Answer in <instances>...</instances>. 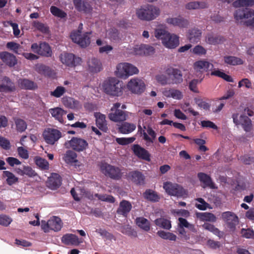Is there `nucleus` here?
Here are the masks:
<instances>
[{"instance_id":"1","label":"nucleus","mask_w":254,"mask_h":254,"mask_svg":"<svg viewBox=\"0 0 254 254\" xmlns=\"http://www.w3.org/2000/svg\"><path fill=\"white\" fill-rule=\"evenodd\" d=\"M154 35L157 40L161 41L162 45L167 49H174L180 45V37L165 29H155Z\"/></svg>"},{"instance_id":"2","label":"nucleus","mask_w":254,"mask_h":254,"mask_svg":"<svg viewBox=\"0 0 254 254\" xmlns=\"http://www.w3.org/2000/svg\"><path fill=\"white\" fill-rule=\"evenodd\" d=\"M101 89L107 94L112 96H119L123 93L122 84L115 77L105 79L100 85Z\"/></svg>"},{"instance_id":"3","label":"nucleus","mask_w":254,"mask_h":254,"mask_svg":"<svg viewBox=\"0 0 254 254\" xmlns=\"http://www.w3.org/2000/svg\"><path fill=\"white\" fill-rule=\"evenodd\" d=\"M234 16L237 23L253 27L254 25V10L248 8H239L235 11Z\"/></svg>"},{"instance_id":"4","label":"nucleus","mask_w":254,"mask_h":254,"mask_svg":"<svg viewBox=\"0 0 254 254\" xmlns=\"http://www.w3.org/2000/svg\"><path fill=\"white\" fill-rule=\"evenodd\" d=\"M139 69L135 65L129 63H120L116 65L115 74L119 78L127 79L130 76L137 74Z\"/></svg>"},{"instance_id":"5","label":"nucleus","mask_w":254,"mask_h":254,"mask_svg":"<svg viewBox=\"0 0 254 254\" xmlns=\"http://www.w3.org/2000/svg\"><path fill=\"white\" fill-rule=\"evenodd\" d=\"M136 14L141 20H152L160 14V9L153 5L147 4L136 9Z\"/></svg>"},{"instance_id":"6","label":"nucleus","mask_w":254,"mask_h":254,"mask_svg":"<svg viewBox=\"0 0 254 254\" xmlns=\"http://www.w3.org/2000/svg\"><path fill=\"white\" fill-rule=\"evenodd\" d=\"M83 25L80 23L77 31L72 32L70 34V38L72 41L81 47H86L90 43V32L82 33Z\"/></svg>"},{"instance_id":"7","label":"nucleus","mask_w":254,"mask_h":254,"mask_svg":"<svg viewBox=\"0 0 254 254\" xmlns=\"http://www.w3.org/2000/svg\"><path fill=\"white\" fill-rule=\"evenodd\" d=\"M63 223L60 218L57 216L51 217L47 221L42 220L41 223V229L45 233L50 231H60L63 227Z\"/></svg>"},{"instance_id":"8","label":"nucleus","mask_w":254,"mask_h":254,"mask_svg":"<svg viewBox=\"0 0 254 254\" xmlns=\"http://www.w3.org/2000/svg\"><path fill=\"white\" fill-rule=\"evenodd\" d=\"M121 104L116 103L113 104L108 117L109 120L115 123L125 121L127 118V112L119 109Z\"/></svg>"},{"instance_id":"9","label":"nucleus","mask_w":254,"mask_h":254,"mask_svg":"<svg viewBox=\"0 0 254 254\" xmlns=\"http://www.w3.org/2000/svg\"><path fill=\"white\" fill-rule=\"evenodd\" d=\"M126 87L131 93L140 95L144 92L146 89V84L141 78L133 77L127 82Z\"/></svg>"},{"instance_id":"10","label":"nucleus","mask_w":254,"mask_h":254,"mask_svg":"<svg viewBox=\"0 0 254 254\" xmlns=\"http://www.w3.org/2000/svg\"><path fill=\"white\" fill-rule=\"evenodd\" d=\"M163 188L165 191L171 195L185 197L187 194L186 191L180 185L171 182L164 183Z\"/></svg>"},{"instance_id":"11","label":"nucleus","mask_w":254,"mask_h":254,"mask_svg":"<svg viewBox=\"0 0 254 254\" xmlns=\"http://www.w3.org/2000/svg\"><path fill=\"white\" fill-rule=\"evenodd\" d=\"M101 172L106 176L114 179H119L122 177L121 170L117 167H115L106 163H102L100 165Z\"/></svg>"},{"instance_id":"12","label":"nucleus","mask_w":254,"mask_h":254,"mask_svg":"<svg viewBox=\"0 0 254 254\" xmlns=\"http://www.w3.org/2000/svg\"><path fill=\"white\" fill-rule=\"evenodd\" d=\"M67 148H71L78 152L85 150L88 147L87 142L81 138L72 137L71 140L65 143Z\"/></svg>"},{"instance_id":"13","label":"nucleus","mask_w":254,"mask_h":254,"mask_svg":"<svg viewBox=\"0 0 254 254\" xmlns=\"http://www.w3.org/2000/svg\"><path fill=\"white\" fill-rule=\"evenodd\" d=\"M233 122L236 125H241L246 131H250L252 128L251 120L246 116L234 114L232 116Z\"/></svg>"},{"instance_id":"14","label":"nucleus","mask_w":254,"mask_h":254,"mask_svg":"<svg viewBox=\"0 0 254 254\" xmlns=\"http://www.w3.org/2000/svg\"><path fill=\"white\" fill-rule=\"evenodd\" d=\"M43 135L46 142L52 145L62 136L61 132L59 130L50 128L45 130Z\"/></svg>"},{"instance_id":"15","label":"nucleus","mask_w":254,"mask_h":254,"mask_svg":"<svg viewBox=\"0 0 254 254\" xmlns=\"http://www.w3.org/2000/svg\"><path fill=\"white\" fill-rule=\"evenodd\" d=\"M61 62L68 66H75L80 64L81 63V59L79 57H75L72 54L62 53L60 57Z\"/></svg>"},{"instance_id":"16","label":"nucleus","mask_w":254,"mask_h":254,"mask_svg":"<svg viewBox=\"0 0 254 254\" xmlns=\"http://www.w3.org/2000/svg\"><path fill=\"white\" fill-rule=\"evenodd\" d=\"M166 22L170 26L178 27L181 29L187 28L190 24L188 19L181 16H170L166 19Z\"/></svg>"},{"instance_id":"17","label":"nucleus","mask_w":254,"mask_h":254,"mask_svg":"<svg viewBox=\"0 0 254 254\" xmlns=\"http://www.w3.org/2000/svg\"><path fill=\"white\" fill-rule=\"evenodd\" d=\"M87 66L88 70L93 73H98L103 69V65L100 60L94 57L88 60Z\"/></svg>"},{"instance_id":"18","label":"nucleus","mask_w":254,"mask_h":254,"mask_svg":"<svg viewBox=\"0 0 254 254\" xmlns=\"http://www.w3.org/2000/svg\"><path fill=\"white\" fill-rule=\"evenodd\" d=\"M146 131L142 130L140 126H138L139 131L143 134V139L146 141V144L149 145L152 143L156 138V134L155 132L150 127L147 128L144 127Z\"/></svg>"},{"instance_id":"19","label":"nucleus","mask_w":254,"mask_h":254,"mask_svg":"<svg viewBox=\"0 0 254 254\" xmlns=\"http://www.w3.org/2000/svg\"><path fill=\"white\" fill-rule=\"evenodd\" d=\"M94 116L95 118L96 125L97 127L102 131L104 132H107L108 127L107 126V122L106 120V116L99 112H96L94 114Z\"/></svg>"},{"instance_id":"20","label":"nucleus","mask_w":254,"mask_h":254,"mask_svg":"<svg viewBox=\"0 0 254 254\" xmlns=\"http://www.w3.org/2000/svg\"><path fill=\"white\" fill-rule=\"evenodd\" d=\"M213 67V65L211 63L204 60L197 61L193 64L194 70L201 73L211 70Z\"/></svg>"},{"instance_id":"21","label":"nucleus","mask_w":254,"mask_h":254,"mask_svg":"<svg viewBox=\"0 0 254 254\" xmlns=\"http://www.w3.org/2000/svg\"><path fill=\"white\" fill-rule=\"evenodd\" d=\"M0 84V92H10L15 90V87L9 78L3 77L1 79Z\"/></svg>"},{"instance_id":"22","label":"nucleus","mask_w":254,"mask_h":254,"mask_svg":"<svg viewBox=\"0 0 254 254\" xmlns=\"http://www.w3.org/2000/svg\"><path fill=\"white\" fill-rule=\"evenodd\" d=\"M169 76H172L173 84L180 83L183 81V75L180 70L173 67H169L166 70Z\"/></svg>"},{"instance_id":"23","label":"nucleus","mask_w":254,"mask_h":254,"mask_svg":"<svg viewBox=\"0 0 254 254\" xmlns=\"http://www.w3.org/2000/svg\"><path fill=\"white\" fill-rule=\"evenodd\" d=\"M222 218L231 228H233L238 222L237 216L234 213L230 211L223 213Z\"/></svg>"},{"instance_id":"24","label":"nucleus","mask_w":254,"mask_h":254,"mask_svg":"<svg viewBox=\"0 0 254 254\" xmlns=\"http://www.w3.org/2000/svg\"><path fill=\"white\" fill-rule=\"evenodd\" d=\"M132 149L134 154L138 158L147 161L150 160V154L148 152L139 145H134L132 146Z\"/></svg>"},{"instance_id":"25","label":"nucleus","mask_w":254,"mask_h":254,"mask_svg":"<svg viewBox=\"0 0 254 254\" xmlns=\"http://www.w3.org/2000/svg\"><path fill=\"white\" fill-rule=\"evenodd\" d=\"M61 185V178L60 175L56 173L52 174L47 182V186L51 190H55Z\"/></svg>"},{"instance_id":"26","label":"nucleus","mask_w":254,"mask_h":254,"mask_svg":"<svg viewBox=\"0 0 254 254\" xmlns=\"http://www.w3.org/2000/svg\"><path fill=\"white\" fill-rule=\"evenodd\" d=\"M1 60L9 66H13L17 64V59L13 54L7 52H3L0 53Z\"/></svg>"},{"instance_id":"27","label":"nucleus","mask_w":254,"mask_h":254,"mask_svg":"<svg viewBox=\"0 0 254 254\" xmlns=\"http://www.w3.org/2000/svg\"><path fill=\"white\" fill-rule=\"evenodd\" d=\"M163 95L167 98H173L176 100H181L183 98L182 93L174 88H165L162 91Z\"/></svg>"},{"instance_id":"28","label":"nucleus","mask_w":254,"mask_h":254,"mask_svg":"<svg viewBox=\"0 0 254 254\" xmlns=\"http://www.w3.org/2000/svg\"><path fill=\"white\" fill-rule=\"evenodd\" d=\"M132 205L130 202L123 200L120 203L117 209V213L124 216H127L132 209Z\"/></svg>"},{"instance_id":"29","label":"nucleus","mask_w":254,"mask_h":254,"mask_svg":"<svg viewBox=\"0 0 254 254\" xmlns=\"http://www.w3.org/2000/svg\"><path fill=\"white\" fill-rule=\"evenodd\" d=\"M201 34L200 30L197 28H192L188 31L187 37L190 42L196 43L200 40Z\"/></svg>"},{"instance_id":"30","label":"nucleus","mask_w":254,"mask_h":254,"mask_svg":"<svg viewBox=\"0 0 254 254\" xmlns=\"http://www.w3.org/2000/svg\"><path fill=\"white\" fill-rule=\"evenodd\" d=\"M129 180L136 184H142L144 183V177L142 173L138 171L129 172L127 175Z\"/></svg>"},{"instance_id":"31","label":"nucleus","mask_w":254,"mask_h":254,"mask_svg":"<svg viewBox=\"0 0 254 254\" xmlns=\"http://www.w3.org/2000/svg\"><path fill=\"white\" fill-rule=\"evenodd\" d=\"M52 116L60 123L63 122V117L66 114V112L61 108L56 107L49 110Z\"/></svg>"},{"instance_id":"32","label":"nucleus","mask_w":254,"mask_h":254,"mask_svg":"<svg viewBox=\"0 0 254 254\" xmlns=\"http://www.w3.org/2000/svg\"><path fill=\"white\" fill-rule=\"evenodd\" d=\"M73 4L79 11L89 12L91 10V6L85 0H73Z\"/></svg>"},{"instance_id":"33","label":"nucleus","mask_w":254,"mask_h":254,"mask_svg":"<svg viewBox=\"0 0 254 254\" xmlns=\"http://www.w3.org/2000/svg\"><path fill=\"white\" fill-rule=\"evenodd\" d=\"M63 104L67 108L77 109L81 107L79 102L70 97H64L62 99Z\"/></svg>"},{"instance_id":"34","label":"nucleus","mask_w":254,"mask_h":254,"mask_svg":"<svg viewBox=\"0 0 254 254\" xmlns=\"http://www.w3.org/2000/svg\"><path fill=\"white\" fill-rule=\"evenodd\" d=\"M136 128V125L133 123L125 122L119 127V131L123 134H128Z\"/></svg>"},{"instance_id":"35","label":"nucleus","mask_w":254,"mask_h":254,"mask_svg":"<svg viewBox=\"0 0 254 254\" xmlns=\"http://www.w3.org/2000/svg\"><path fill=\"white\" fill-rule=\"evenodd\" d=\"M62 241L65 245H77L79 244L78 237L73 234H68L64 235Z\"/></svg>"},{"instance_id":"36","label":"nucleus","mask_w":254,"mask_h":254,"mask_svg":"<svg viewBox=\"0 0 254 254\" xmlns=\"http://www.w3.org/2000/svg\"><path fill=\"white\" fill-rule=\"evenodd\" d=\"M224 41V39L222 37L211 34H208L205 39L207 43L214 45L221 44Z\"/></svg>"},{"instance_id":"37","label":"nucleus","mask_w":254,"mask_h":254,"mask_svg":"<svg viewBox=\"0 0 254 254\" xmlns=\"http://www.w3.org/2000/svg\"><path fill=\"white\" fill-rule=\"evenodd\" d=\"M18 84L21 88L25 89L32 90L37 88L36 83L27 79H19Z\"/></svg>"},{"instance_id":"38","label":"nucleus","mask_w":254,"mask_h":254,"mask_svg":"<svg viewBox=\"0 0 254 254\" xmlns=\"http://www.w3.org/2000/svg\"><path fill=\"white\" fill-rule=\"evenodd\" d=\"M207 3L203 1H191L187 3L185 5L186 8L189 10H193L199 8H205L207 7Z\"/></svg>"},{"instance_id":"39","label":"nucleus","mask_w":254,"mask_h":254,"mask_svg":"<svg viewBox=\"0 0 254 254\" xmlns=\"http://www.w3.org/2000/svg\"><path fill=\"white\" fill-rule=\"evenodd\" d=\"M137 225L145 231H148L150 229V224L149 221L144 217H137L136 220Z\"/></svg>"},{"instance_id":"40","label":"nucleus","mask_w":254,"mask_h":254,"mask_svg":"<svg viewBox=\"0 0 254 254\" xmlns=\"http://www.w3.org/2000/svg\"><path fill=\"white\" fill-rule=\"evenodd\" d=\"M200 182H202L205 186H208L211 188H214V184L212 182L210 177L203 173H199L197 175Z\"/></svg>"},{"instance_id":"41","label":"nucleus","mask_w":254,"mask_h":254,"mask_svg":"<svg viewBox=\"0 0 254 254\" xmlns=\"http://www.w3.org/2000/svg\"><path fill=\"white\" fill-rule=\"evenodd\" d=\"M77 154L73 151L68 150L65 153L64 160L68 164H73L77 162Z\"/></svg>"},{"instance_id":"42","label":"nucleus","mask_w":254,"mask_h":254,"mask_svg":"<svg viewBox=\"0 0 254 254\" xmlns=\"http://www.w3.org/2000/svg\"><path fill=\"white\" fill-rule=\"evenodd\" d=\"M224 60L226 64L232 65H240L243 64V61L241 59L234 56L224 57Z\"/></svg>"},{"instance_id":"43","label":"nucleus","mask_w":254,"mask_h":254,"mask_svg":"<svg viewBox=\"0 0 254 254\" xmlns=\"http://www.w3.org/2000/svg\"><path fill=\"white\" fill-rule=\"evenodd\" d=\"M2 176L6 178L7 183L10 186L18 181V178L13 173L8 171H3Z\"/></svg>"},{"instance_id":"44","label":"nucleus","mask_w":254,"mask_h":254,"mask_svg":"<svg viewBox=\"0 0 254 254\" xmlns=\"http://www.w3.org/2000/svg\"><path fill=\"white\" fill-rule=\"evenodd\" d=\"M155 224L160 227L165 229H170L171 227V222L165 218H160L155 220Z\"/></svg>"},{"instance_id":"45","label":"nucleus","mask_w":254,"mask_h":254,"mask_svg":"<svg viewBox=\"0 0 254 254\" xmlns=\"http://www.w3.org/2000/svg\"><path fill=\"white\" fill-rule=\"evenodd\" d=\"M52 55V51L49 45L46 43H41V49L40 55L45 57H51Z\"/></svg>"},{"instance_id":"46","label":"nucleus","mask_w":254,"mask_h":254,"mask_svg":"<svg viewBox=\"0 0 254 254\" xmlns=\"http://www.w3.org/2000/svg\"><path fill=\"white\" fill-rule=\"evenodd\" d=\"M143 195L145 198L150 201H157L159 199V197L156 192L150 190H146Z\"/></svg>"},{"instance_id":"47","label":"nucleus","mask_w":254,"mask_h":254,"mask_svg":"<svg viewBox=\"0 0 254 254\" xmlns=\"http://www.w3.org/2000/svg\"><path fill=\"white\" fill-rule=\"evenodd\" d=\"M198 217L202 221L215 222L216 220L215 215L210 213H200L198 214Z\"/></svg>"},{"instance_id":"48","label":"nucleus","mask_w":254,"mask_h":254,"mask_svg":"<svg viewBox=\"0 0 254 254\" xmlns=\"http://www.w3.org/2000/svg\"><path fill=\"white\" fill-rule=\"evenodd\" d=\"M14 122L16 126V130L20 132L24 131L27 128L26 123L22 119L15 118Z\"/></svg>"},{"instance_id":"49","label":"nucleus","mask_w":254,"mask_h":254,"mask_svg":"<svg viewBox=\"0 0 254 254\" xmlns=\"http://www.w3.org/2000/svg\"><path fill=\"white\" fill-rule=\"evenodd\" d=\"M202 227L205 230H207L215 235L220 237L222 236V233L215 226L211 224L208 223H205L203 225H202Z\"/></svg>"},{"instance_id":"50","label":"nucleus","mask_w":254,"mask_h":254,"mask_svg":"<svg viewBox=\"0 0 254 254\" xmlns=\"http://www.w3.org/2000/svg\"><path fill=\"white\" fill-rule=\"evenodd\" d=\"M202 227L205 230H207L215 235L220 237L222 236V233L215 226L211 224L208 223H205L203 225H202Z\"/></svg>"},{"instance_id":"51","label":"nucleus","mask_w":254,"mask_h":254,"mask_svg":"<svg viewBox=\"0 0 254 254\" xmlns=\"http://www.w3.org/2000/svg\"><path fill=\"white\" fill-rule=\"evenodd\" d=\"M232 4L235 7L252 6L254 4V0H236L233 2Z\"/></svg>"},{"instance_id":"52","label":"nucleus","mask_w":254,"mask_h":254,"mask_svg":"<svg viewBox=\"0 0 254 254\" xmlns=\"http://www.w3.org/2000/svg\"><path fill=\"white\" fill-rule=\"evenodd\" d=\"M50 11L53 15L61 18H64L66 16L65 12L55 6H52L50 7Z\"/></svg>"},{"instance_id":"53","label":"nucleus","mask_w":254,"mask_h":254,"mask_svg":"<svg viewBox=\"0 0 254 254\" xmlns=\"http://www.w3.org/2000/svg\"><path fill=\"white\" fill-rule=\"evenodd\" d=\"M157 234L159 237L163 239L174 241L176 240V236L170 232H166L164 231H159L157 232Z\"/></svg>"},{"instance_id":"54","label":"nucleus","mask_w":254,"mask_h":254,"mask_svg":"<svg viewBox=\"0 0 254 254\" xmlns=\"http://www.w3.org/2000/svg\"><path fill=\"white\" fill-rule=\"evenodd\" d=\"M35 163L36 165L43 170H48L49 168V164L45 159L41 157H36L35 158Z\"/></svg>"},{"instance_id":"55","label":"nucleus","mask_w":254,"mask_h":254,"mask_svg":"<svg viewBox=\"0 0 254 254\" xmlns=\"http://www.w3.org/2000/svg\"><path fill=\"white\" fill-rule=\"evenodd\" d=\"M211 75L221 77L227 81L232 82L233 81L231 76L219 70H213L211 72Z\"/></svg>"},{"instance_id":"56","label":"nucleus","mask_w":254,"mask_h":254,"mask_svg":"<svg viewBox=\"0 0 254 254\" xmlns=\"http://www.w3.org/2000/svg\"><path fill=\"white\" fill-rule=\"evenodd\" d=\"M65 91L66 89L64 87L59 86L53 91L51 92L50 95L56 98H60L65 93Z\"/></svg>"},{"instance_id":"57","label":"nucleus","mask_w":254,"mask_h":254,"mask_svg":"<svg viewBox=\"0 0 254 254\" xmlns=\"http://www.w3.org/2000/svg\"><path fill=\"white\" fill-rule=\"evenodd\" d=\"M35 70L39 73L45 75H49L50 68L43 64H37L35 65Z\"/></svg>"},{"instance_id":"58","label":"nucleus","mask_w":254,"mask_h":254,"mask_svg":"<svg viewBox=\"0 0 254 254\" xmlns=\"http://www.w3.org/2000/svg\"><path fill=\"white\" fill-rule=\"evenodd\" d=\"M155 78L158 83L163 85L170 83L167 76L162 73L156 75Z\"/></svg>"},{"instance_id":"59","label":"nucleus","mask_w":254,"mask_h":254,"mask_svg":"<svg viewBox=\"0 0 254 254\" xmlns=\"http://www.w3.org/2000/svg\"><path fill=\"white\" fill-rule=\"evenodd\" d=\"M194 101L195 104L200 108H202L204 110H208L210 108L209 104L200 98H194Z\"/></svg>"},{"instance_id":"60","label":"nucleus","mask_w":254,"mask_h":254,"mask_svg":"<svg viewBox=\"0 0 254 254\" xmlns=\"http://www.w3.org/2000/svg\"><path fill=\"white\" fill-rule=\"evenodd\" d=\"M4 26H11L12 27L13 34L15 37H18L20 33V31L18 28V24L13 23L11 21H7L4 23Z\"/></svg>"},{"instance_id":"61","label":"nucleus","mask_w":254,"mask_h":254,"mask_svg":"<svg viewBox=\"0 0 254 254\" xmlns=\"http://www.w3.org/2000/svg\"><path fill=\"white\" fill-rule=\"evenodd\" d=\"M182 109L185 112L187 111L192 114L194 116H196L199 115L198 112L195 111L192 108L190 107L189 103H185L181 106Z\"/></svg>"},{"instance_id":"62","label":"nucleus","mask_w":254,"mask_h":254,"mask_svg":"<svg viewBox=\"0 0 254 254\" xmlns=\"http://www.w3.org/2000/svg\"><path fill=\"white\" fill-rule=\"evenodd\" d=\"M95 196L97 197L99 199L104 201H107L108 202L113 203L115 201V198L111 195H107V194H95Z\"/></svg>"},{"instance_id":"63","label":"nucleus","mask_w":254,"mask_h":254,"mask_svg":"<svg viewBox=\"0 0 254 254\" xmlns=\"http://www.w3.org/2000/svg\"><path fill=\"white\" fill-rule=\"evenodd\" d=\"M33 27L42 32L46 33L48 29L47 27L43 23L37 21H34L32 23Z\"/></svg>"},{"instance_id":"64","label":"nucleus","mask_w":254,"mask_h":254,"mask_svg":"<svg viewBox=\"0 0 254 254\" xmlns=\"http://www.w3.org/2000/svg\"><path fill=\"white\" fill-rule=\"evenodd\" d=\"M135 139V137H122V138H117L116 140L117 143L121 145H127L129 143H132Z\"/></svg>"}]
</instances>
